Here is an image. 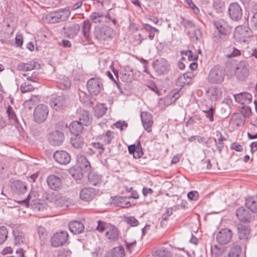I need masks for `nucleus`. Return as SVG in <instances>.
I'll list each match as a JSON object with an SVG mask.
<instances>
[{
    "instance_id": "obj_1",
    "label": "nucleus",
    "mask_w": 257,
    "mask_h": 257,
    "mask_svg": "<svg viewBox=\"0 0 257 257\" xmlns=\"http://www.w3.org/2000/svg\"><path fill=\"white\" fill-rule=\"evenodd\" d=\"M213 25L216 30L213 34L214 42L218 43L223 40L225 36L230 34L231 31V27L228 22L223 19H219L213 22Z\"/></svg>"
},
{
    "instance_id": "obj_2",
    "label": "nucleus",
    "mask_w": 257,
    "mask_h": 257,
    "mask_svg": "<svg viewBox=\"0 0 257 257\" xmlns=\"http://www.w3.org/2000/svg\"><path fill=\"white\" fill-rule=\"evenodd\" d=\"M225 72L219 66H215L209 71L207 81L211 84H221L225 78Z\"/></svg>"
},
{
    "instance_id": "obj_3",
    "label": "nucleus",
    "mask_w": 257,
    "mask_h": 257,
    "mask_svg": "<svg viewBox=\"0 0 257 257\" xmlns=\"http://www.w3.org/2000/svg\"><path fill=\"white\" fill-rule=\"evenodd\" d=\"M153 68L158 75H163L169 73L171 66L166 59L161 58L156 60L153 64Z\"/></svg>"
},
{
    "instance_id": "obj_4",
    "label": "nucleus",
    "mask_w": 257,
    "mask_h": 257,
    "mask_svg": "<svg viewBox=\"0 0 257 257\" xmlns=\"http://www.w3.org/2000/svg\"><path fill=\"white\" fill-rule=\"evenodd\" d=\"M112 34V30L106 26L96 27L94 32L95 38L100 42L111 39Z\"/></svg>"
},
{
    "instance_id": "obj_5",
    "label": "nucleus",
    "mask_w": 257,
    "mask_h": 257,
    "mask_svg": "<svg viewBox=\"0 0 257 257\" xmlns=\"http://www.w3.org/2000/svg\"><path fill=\"white\" fill-rule=\"evenodd\" d=\"M250 35V30L245 26L236 27L234 33L235 40L240 43L246 42Z\"/></svg>"
},
{
    "instance_id": "obj_6",
    "label": "nucleus",
    "mask_w": 257,
    "mask_h": 257,
    "mask_svg": "<svg viewBox=\"0 0 257 257\" xmlns=\"http://www.w3.org/2000/svg\"><path fill=\"white\" fill-rule=\"evenodd\" d=\"M249 72V66L247 62L241 61L236 64L235 75L238 80H245L248 76Z\"/></svg>"
},
{
    "instance_id": "obj_7",
    "label": "nucleus",
    "mask_w": 257,
    "mask_h": 257,
    "mask_svg": "<svg viewBox=\"0 0 257 257\" xmlns=\"http://www.w3.org/2000/svg\"><path fill=\"white\" fill-rule=\"evenodd\" d=\"M67 100L64 95L53 96L50 100L51 107L56 111L64 110L67 105Z\"/></svg>"
},
{
    "instance_id": "obj_8",
    "label": "nucleus",
    "mask_w": 257,
    "mask_h": 257,
    "mask_svg": "<svg viewBox=\"0 0 257 257\" xmlns=\"http://www.w3.org/2000/svg\"><path fill=\"white\" fill-rule=\"evenodd\" d=\"M70 14L69 10L65 8L51 13L48 16L47 19L49 20V22L56 23L66 20L69 16Z\"/></svg>"
},
{
    "instance_id": "obj_9",
    "label": "nucleus",
    "mask_w": 257,
    "mask_h": 257,
    "mask_svg": "<svg viewBox=\"0 0 257 257\" xmlns=\"http://www.w3.org/2000/svg\"><path fill=\"white\" fill-rule=\"evenodd\" d=\"M87 88L90 93L96 95L103 89V84L99 78H92L87 83Z\"/></svg>"
},
{
    "instance_id": "obj_10",
    "label": "nucleus",
    "mask_w": 257,
    "mask_h": 257,
    "mask_svg": "<svg viewBox=\"0 0 257 257\" xmlns=\"http://www.w3.org/2000/svg\"><path fill=\"white\" fill-rule=\"evenodd\" d=\"M49 110L46 105L42 104L38 105L34 111V118L35 121L41 123L44 121L47 117Z\"/></svg>"
},
{
    "instance_id": "obj_11",
    "label": "nucleus",
    "mask_w": 257,
    "mask_h": 257,
    "mask_svg": "<svg viewBox=\"0 0 257 257\" xmlns=\"http://www.w3.org/2000/svg\"><path fill=\"white\" fill-rule=\"evenodd\" d=\"M68 238V233L66 231L56 232L51 238V245L54 247L62 246L66 243Z\"/></svg>"
},
{
    "instance_id": "obj_12",
    "label": "nucleus",
    "mask_w": 257,
    "mask_h": 257,
    "mask_svg": "<svg viewBox=\"0 0 257 257\" xmlns=\"http://www.w3.org/2000/svg\"><path fill=\"white\" fill-rule=\"evenodd\" d=\"M232 231L228 228L221 229L216 234V241L220 244H227L232 237Z\"/></svg>"
},
{
    "instance_id": "obj_13",
    "label": "nucleus",
    "mask_w": 257,
    "mask_h": 257,
    "mask_svg": "<svg viewBox=\"0 0 257 257\" xmlns=\"http://www.w3.org/2000/svg\"><path fill=\"white\" fill-rule=\"evenodd\" d=\"M236 215L239 220L244 223H249L253 221L254 216L250 213L248 209L241 207L237 209Z\"/></svg>"
},
{
    "instance_id": "obj_14",
    "label": "nucleus",
    "mask_w": 257,
    "mask_h": 257,
    "mask_svg": "<svg viewBox=\"0 0 257 257\" xmlns=\"http://www.w3.org/2000/svg\"><path fill=\"white\" fill-rule=\"evenodd\" d=\"M228 11L229 17L233 21H238L242 17V9L236 3H231L229 6Z\"/></svg>"
},
{
    "instance_id": "obj_15",
    "label": "nucleus",
    "mask_w": 257,
    "mask_h": 257,
    "mask_svg": "<svg viewBox=\"0 0 257 257\" xmlns=\"http://www.w3.org/2000/svg\"><path fill=\"white\" fill-rule=\"evenodd\" d=\"M53 158L55 161L60 165H66L71 161L70 154L65 151H56L53 154Z\"/></svg>"
},
{
    "instance_id": "obj_16",
    "label": "nucleus",
    "mask_w": 257,
    "mask_h": 257,
    "mask_svg": "<svg viewBox=\"0 0 257 257\" xmlns=\"http://www.w3.org/2000/svg\"><path fill=\"white\" fill-rule=\"evenodd\" d=\"M96 194V191L91 187L83 188L79 193L80 198L85 202H90L93 200Z\"/></svg>"
},
{
    "instance_id": "obj_17",
    "label": "nucleus",
    "mask_w": 257,
    "mask_h": 257,
    "mask_svg": "<svg viewBox=\"0 0 257 257\" xmlns=\"http://www.w3.org/2000/svg\"><path fill=\"white\" fill-rule=\"evenodd\" d=\"M238 238L240 240L247 241L251 237V228L248 225L238 224L237 226Z\"/></svg>"
},
{
    "instance_id": "obj_18",
    "label": "nucleus",
    "mask_w": 257,
    "mask_h": 257,
    "mask_svg": "<svg viewBox=\"0 0 257 257\" xmlns=\"http://www.w3.org/2000/svg\"><path fill=\"white\" fill-rule=\"evenodd\" d=\"M47 182L49 187L54 190H59L63 186L62 179L55 175L48 176Z\"/></svg>"
},
{
    "instance_id": "obj_19",
    "label": "nucleus",
    "mask_w": 257,
    "mask_h": 257,
    "mask_svg": "<svg viewBox=\"0 0 257 257\" xmlns=\"http://www.w3.org/2000/svg\"><path fill=\"white\" fill-rule=\"evenodd\" d=\"M141 118L145 130L148 132H151L152 127L153 124L152 114L147 111H144L141 113Z\"/></svg>"
},
{
    "instance_id": "obj_20",
    "label": "nucleus",
    "mask_w": 257,
    "mask_h": 257,
    "mask_svg": "<svg viewBox=\"0 0 257 257\" xmlns=\"http://www.w3.org/2000/svg\"><path fill=\"white\" fill-rule=\"evenodd\" d=\"M206 93L211 101H216L221 98L222 90L220 87L211 86L208 89Z\"/></svg>"
},
{
    "instance_id": "obj_21",
    "label": "nucleus",
    "mask_w": 257,
    "mask_h": 257,
    "mask_svg": "<svg viewBox=\"0 0 257 257\" xmlns=\"http://www.w3.org/2000/svg\"><path fill=\"white\" fill-rule=\"evenodd\" d=\"M64 139L63 134L59 131H55L49 135V140L51 144L54 146L60 145Z\"/></svg>"
},
{
    "instance_id": "obj_22",
    "label": "nucleus",
    "mask_w": 257,
    "mask_h": 257,
    "mask_svg": "<svg viewBox=\"0 0 257 257\" xmlns=\"http://www.w3.org/2000/svg\"><path fill=\"white\" fill-rule=\"evenodd\" d=\"M105 232L106 237L110 241H114L118 238V232L117 228L113 225L110 224L106 227Z\"/></svg>"
},
{
    "instance_id": "obj_23",
    "label": "nucleus",
    "mask_w": 257,
    "mask_h": 257,
    "mask_svg": "<svg viewBox=\"0 0 257 257\" xmlns=\"http://www.w3.org/2000/svg\"><path fill=\"white\" fill-rule=\"evenodd\" d=\"M12 190L18 194H24L27 191V186L25 184L20 180L13 181L11 185Z\"/></svg>"
},
{
    "instance_id": "obj_24",
    "label": "nucleus",
    "mask_w": 257,
    "mask_h": 257,
    "mask_svg": "<svg viewBox=\"0 0 257 257\" xmlns=\"http://www.w3.org/2000/svg\"><path fill=\"white\" fill-rule=\"evenodd\" d=\"M91 24L89 20H86L83 21L81 24L80 27L81 29V33L87 42H89L90 40V29Z\"/></svg>"
},
{
    "instance_id": "obj_25",
    "label": "nucleus",
    "mask_w": 257,
    "mask_h": 257,
    "mask_svg": "<svg viewBox=\"0 0 257 257\" xmlns=\"http://www.w3.org/2000/svg\"><path fill=\"white\" fill-rule=\"evenodd\" d=\"M128 150L130 154H133L135 159H139L143 155L142 148L140 142L137 145L133 144L129 146Z\"/></svg>"
},
{
    "instance_id": "obj_26",
    "label": "nucleus",
    "mask_w": 257,
    "mask_h": 257,
    "mask_svg": "<svg viewBox=\"0 0 257 257\" xmlns=\"http://www.w3.org/2000/svg\"><path fill=\"white\" fill-rule=\"evenodd\" d=\"M228 257H239L242 251L240 245L237 242H234L229 245Z\"/></svg>"
},
{
    "instance_id": "obj_27",
    "label": "nucleus",
    "mask_w": 257,
    "mask_h": 257,
    "mask_svg": "<svg viewBox=\"0 0 257 257\" xmlns=\"http://www.w3.org/2000/svg\"><path fill=\"white\" fill-rule=\"evenodd\" d=\"M235 101L241 104L249 103L252 100V96L248 93H240L234 95Z\"/></svg>"
},
{
    "instance_id": "obj_28",
    "label": "nucleus",
    "mask_w": 257,
    "mask_h": 257,
    "mask_svg": "<svg viewBox=\"0 0 257 257\" xmlns=\"http://www.w3.org/2000/svg\"><path fill=\"white\" fill-rule=\"evenodd\" d=\"M125 255L124 249L120 246L115 247L107 252L104 257H123Z\"/></svg>"
},
{
    "instance_id": "obj_29",
    "label": "nucleus",
    "mask_w": 257,
    "mask_h": 257,
    "mask_svg": "<svg viewBox=\"0 0 257 257\" xmlns=\"http://www.w3.org/2000/svg\"><path fill=\"white\" fill-rule=\"evenodd\" d=\"M69 229L72 233L79 234L84 230V227L81 222L73 221L69 223Z\"/></svg>"
},
{
    "instance_id": "obj_30",
    "label": "nucleus",
    "mask_w": 257,
    "mask_h": 257,
    "mask_svg": "<svg viewBox=\"0 0 257 257\" xmlns=\"http://www.w3.org/2000/svg\"><path fill=\"white\" fill-rule=\"evenodd\" d=\"M83 125L79 121H73L70 125L69 130L74 135H79L83 131Z\"/></svg>"
},
{
    "instance_id": "obj_31",
    "label": "nucleus",
    "mask_w": 257,
    "mask_h": 257,
    "mask_svg": "<svg viewBox=\"0 0 257 257\" xmlns=\"http://www.w3.org/2000/svg\"><path fill=\"white\" fill-rule=\"evenodd\" d=\"M65 33L69 38H73L75 36L80 30V26L77 24H72L67 28H64Z\"/></svg>"
},
{
    "instance_id": "obj_32",
    "label": "nucleus",
    "mask_w": 257,
    "mask_h": 257,
    "mask_svg": "<svg viewBox=\"0 0 257 257\" xmlns=\"http://www.w3.org/2000/svg\"><path fill=\"white\" fill-rule=\"evenodd\" d=\"M88 177L89 182L92 185H99L102 183V176L97 173H91L89 174Z\"/></svg>"
},
{
    "instance_id": "obj_33",
    "label": "nucleus",
    "mask_w": 257,
    "mask_h": 257,
    "mask_svg": "<svg viewBox=\"0 0 257 257\" xmlns=\"http://www.w3.org/2000/svg\"><path fill=\"white\" fill-rule=\"evenodd\" d=\"M71 81L68 77L63 76L61 78H59V80L57 82V86L62 90H67L71 86Z\"/></svg>"
},
{
    "instance_id": "obj_34",
    "label": "nucleus",
    "mask_w": 257,
    "mask_h": 257,
    "mask_svg": "<svg viewBox=\"0 0 257 257\" xmlns=\"http://www.w3.org/2000/svg\"><path fill=\"white\" fill-rule=\"evenodd\" d=\"M77 161L81 170H84L86 172L90 171L91 168L90 163L84 156L81 155L78 157Z\"/></svg>"
},
{
    "instance_id": "obj_35",
    "label": "nucleus",
    "mask_w": 257,
    "mask_h": 257,
    "mask_svg": "<svg viewBox=\"0 0 257 257\" xmlns=\"http://www.w3.org/2000/svg\"><path fill=\"white\" fill-rule=\"evenodd\" d=\"M92 120V117L88 111L82 110L79 112V121L83 123L85 125H89Z\"/></svg>"
},
{
    "instance_id": "obj_36",
    "label": "nucleus",
    "mask_w": 257,
    "mask_h": 257,
    "mask_svg": "<svg viewBox=\"0 0 257 257\" xmlns=\"http://www.w3.org/2000/svg\"><path fill=\"white\" fill-rule=\"evenodd\" d=\"M7 113L10 123L13 125L18 123V119L15 113L14 108L10 105H9L7 109Z\"/></svg>"
},
{
    "instance_id": "obj_37",
    "label": "nucleus",
    "mask_w": 257,
    "mask_h": 257,
    "mask_svg": "<svg viewBox=\"0 0 257 257\" xmlns=\"http://www.w3.org/2000/svg\"><path fill=\"white\" fill-rule=\"evenodd\" d=\"M37 66V63L34 61L28 63H21L17 66V69L20 71H31L33 70Z\"/></svg>"
},
{
    "instance_id": "obj_38",
    "label": "nucleus",
    "mask_w": 257,
    "mask_h": 257,
    "mask_svg": "<svg viewBox=\"0 0 257 257\" xmlns=\"http://www.w3.org/2000/svg\"><path fill=\"white\" fill-rule=\"evenodd\" d=\"M245 205L248 209L253 212H257V202L252 197H248L245 199Z\"/></svg>"
},
{
    "instance_id": "obj_39",
    "label": "nucleus",
    "mask_w": 257,
    "mask_h": 257,
    "mask_svg": "<svg viewBox=\"0 0 257 257\" xmlns=\"http://www.w3.org/2000/svg\"><path fill=\"white\" fill-rule=\"evenodd\" d=\"M71 144L76 149L81 148L84 145L83 138L80 135H74L71 139Z\"/></svg>"
},
{
    "instance_id": "obj_40",
    "label": "nucleus",
    "mask_w": 257,
    "mask_h": 257,
    "mask_svg": "<svg viewBox=\"0 0 257 257\" xmlns=\"http://www.w3.org/2000/svg\"><path fill=\"white\" fill-rule=\"evenodd\" d=\"M69 204L68 200L64 197H60L57 199L54 203L56 207L60 208L62 210H65L67 208Z\"/></svg>"
},
{
    "instance_id": "obj_41",
    "label": "nucleus",
    "mask_w": 257,
    "mask_h": 257,
    "mask_svg": "<svg viewBox=\"0 0 257 257\" xmlns=\"http://www.w3.org/2000/svg\"><path fill=\"white\" fill-rule=\"evenodd\" d=\"M107 107L103 103H99L96 105L94 109L95 115L97 117H102L106 112Z\"/></svg>"
},
{
    "instance_id": "obj_42",
    "label": "nucleus",
    "mask_w": 257,
    "mask_h": 257,
    "mask_svg": "<svg viewBox=\"0 0 257 257\" xmlns=\"http://www.w3.org/2000/svg\"><path fill=\"white\" fill-rule=\"evenodd\" d=\"M251 114V110L250 108L247 106H243L240 110V113L238 114V116L239 117H241V122H244L245 118L249 117Z\"/></svg>"
},
{
    "instance_id": "obj_43",
    "label": "nucleus",
    "mask_w": 257,
    "mask_h": 257,
    "mask_svg": "<svg viewBox=\"0 0 257 257\" xmlns=\"http://www.w3.org/2000/svg\"><path fill=\"white\" fill-rule=\"evenodd\" d=\"M15 244L16 245H21L26 243V239L22 232H14Z\"/></svg>"
},
{
    "instance_id": "obj_44",
    "label": "nucleus",
    "mask_w": 257,
    "mask_h": 257,
    "mask_svg": "<svg viewBox=\"0 0 257 257\" xmlns=\"http://www.w3.org/2000/svg\"><path fill=\"white\" fill-rule=\"evenodd\" d=\"M100 139L105 144H109L111 142V140L114 138V133L110 131H108L105 134H103L100 136Z\"/></svg>"
},
{
    "instance_id": "obj_45",
    "label": "nucleus",
    "mask_w": 257,
    "mask_h": 257,
    "mask_svg": "<svg viewBox=\"0 0 257 257\" xmlns=\"http://www.w3.org/2000/svg\"><path fill=\"white\" fill-rule=\"evenodd\" d=\"M144 29L146 30L147 32H149V39L150 40H152L154 39L155 37V32L159 33V30L151 25L146 24L144 26Z\"/></svg>"
},
{
    "instance_id": "obj_46",
    "label": "nucleus",
    "mask_w": 257,
    "mask_h": 257,
    "mask_svg": "<svg viewBox=\"0 0 257 257\" xmlns=\"http://www.w3.org/2000/svg\"><path fill=\"white\" fill-rule=\"evenodd\" d=\"M103 15L99 13L94 12L90 16V20L94 23H100L104 21Z\"/></svg>"
},
{
    "instance_id": "obj_47",
    "label": "nucleus",
    "mask_w": 257,
    "mask_h": 257,
    "mask_svg": "<svg viewBox=\"0 0 257 257\" xmlns=\"http://www.w3.org/2000/svg\"><path fill=\"white\" fill-rule=\"evenodd\" d=\"M117 200V205L122 208H128L131 206L130 202L126 197H119Z\"/></svg>"
},
{
    "instance_id": "obj_48",
    "label": "nucleus",
    "mask_w": 257,
    "mask_h": 257,
    "mask_svg": "<svg viewBox=\"0 0 257 257\" xmlns=\"http://www.w3.org/2000/svg\"><path fill=\"white\" fill-rule=\"evenodd\" d=\"M224 249V247L223 246L214 245L211 247V252L215 256H219L223 253Z\"/></svg>"
},
{
    "instance_id": "obj_49",
    "label": "nucleus",
    "mask_w": 257,
    "mask_h": 257,
    "mask_svg": "<svg viewBox=\"0 0 257 257\" xmlns=\"http://www.w3.org/2000/svg\"><path fill=\"white\" fill-rule=\"evenodd\" d=\"M8 232L6 227H0V244H3L8 237Z\"/></svg>"
},
{
    "instance_id": "obj_50",
    "label": "nucleus",
    "mask_w": 257,
    "mask_h": 257,
    "mask_svg": "<svg viewBox=\"0 0 257 257\" xmlns=\"http://www.w3.org/2000/svg\"><path fill=\"white\" fill-rule=\"evenodd\" d=\"M34 90V87L30 84L23 83L21 86V90L23 93L31 92Z\"/></svg>"
},
{
    "instance_id": "obj_51",
    "label": "nucleus",
    "mask_w": 257,
    "mask_h": 257,
    "mask_svg": "<svg viewBox=\"0 0 257 257\" xmlns=\"http://www.w3.org/2000/svg\"><path fill=\"white\" fill-rule=\"evenodd\" d=\"M120 79L124 82H131L133 79L131 72L124 71L121 74Z\"/></svg>"
},
{
    "instance_id": "obj_52",
    "label": "nucleus",
    "mask_w": 257,
    "mask_h": 257,
    "mask_svg": "<svg viewBox=\"0 0 257 257\" xmlns=\"http://www.w3.org/2000/svg\"><path fill=\"white\" fill-rule=\"evenodd\" d=\"M218 134H219V138L218 139V144L217 147L219 151L220 152L224 145L223 141L226 140V139L224 137H223L221 133L217 131L216 132V136H218Z\"/></svg>"
},
{
    "instance_id": "obj_53",
    "label": "nucleus",
    "mask_w": 257,
    "mask_h": 257,
    "mask_svg": "<svg viewBox=\"0 0 257 257\" xmlns=\"http://www.w3.org/2000/svg\"><path fill=\"white\" fill-rule=\"evenodd\" d=\"M37 232L41 240H43L46 238L47 235V232L45 227L41 226H38Z\"/></svg>"
},
{
    "instance_id": "obj_54",
    "label": "nucleus",
    "mask_w": 257,
    "mask_h": 257,
    "mask_svg": "<svg viewBox=\"0 0 257 257\" xmlns=\"http://www.w3.org/2000/svg\"><path fill=\"white\" fill-rule=\"evenodd\" d=\"M125 222L132 226H137L139 224V221L133 216L124 217Z\"/></svg>"
},
{
    "instance_id": "obj_55",
    "label": "nucleus",
    "mask_w": 257,
    "mask_h": 257,
    "mask_svg": "<svg viewBox=\"0 0 257 257\" xmlns=\"http://www.w3.org/2000/svg\"><path fill=\"white\" fill-rule=\"evenodd\" d=\"M109 11H110V10ZM103 17H104L103 22L109 23L110 21H111L114 25H116L117 23L115 18L111 16L110 12H108L105 15H103Z\"/></svg>"
},
{
    "instance_id": "obj_56",
    "label": "nucleus",
    "mask_w": 257,
    "mask_h": 257,
    "mask_svg": "<svg viewBox=\"0 0 257 257\" xmlns=\"http://www.w3.org/2000/svg\"><path fill=\"white\" fill-rule=\"evenodd\" d=\"M97 223L98 224L96 227V229L100 232H102L104 230H106V227H108V225H110V224L106 223L100 220L98 221Z\"/></svg>"
},
{
    "instance_id": "obj_57",
    "label": "nucleus",
    "mask_w": 257,
    "mask_h": 257,
    "mask_svg": "<svg viewBox=\"0 0 257 257\" xmlns=\"http://www.w3.org/2000/svg\"><path fill=\"white\" fill-rule=\"evenodd\" d=\"M91 145L94 149L97 150L98 153L100 155H101L104 152V148L103 147V145L101 144L100 142L92 143L91 144Z\"/></svg>"
},
{
    "instance_id": "obj_58",
    "label": "nucleus",
    "mask_w": 257,
    "mask_h": 257,
    "mask_svg": "<svg viewBox=\"0 0 257 257\" xmlns=\"http://www.w3.org/2000/svg\"><path fill=\"white\" fill-rule=\"evenodd\" d=\"M206 113V117L208 118L211 122H212L214 120L213 115L214 109L212 107H211L209 109L206 110H203Z\"/></svg>"
},
{
    "instance_id": "obj_59",
    "label": "nucleus",
    "mask_w": 257,
    "mask_h": 257,
    "mask_svg": "<svg viewBox=\"0 0 257 257\" xmlns=\"http://www.w3.org/2000/svg\"><path fill=\"white\" fill-rule=\"evenodd\" d=\"M185 2L187 4L188 7L190 8L196 14L199 12V9L194 5L192 0H185Z\"/></svg>"
},
{
    "instance_id": "obj_60",
    "label": "nucleus",
    "mask_w": 257,
    "mask_h": 257,
    "mask_svg": "<svg viewBox=\"0 0 257 257\" xmlns=\"http://www.w3.org/2000/svg\"><path fill=\"white\" fill-rule=\"evenodd\" d=\"M172 213L173 209L172 208H168L162 216V220H167L168 219V217L172 214Z\"/></svg>"
},
{
    "instance_id": "obj_61",
    "label": "nucleus",
    "mask_w": 257,
    "mask_h": 257,
    "mask_svg": "<svg viewBox=\"0 0 257 257\" xmlns=\"http://www.w3.org/2000/svg\"><path fill=\"white\" fill-rule=\"evenodd\" d=\"M251 27L254 30H257V12L254 14L250 21Z\"/></svg>"
},
{
    "instance_id": "obj_62",
    "label": "nucleus",
    "mask_w": 257,
    "mask_h": 257,
    "mask_svg": "<svg viewBox=\"0 0 257 257\" xmlns=\"http://www.w3.org/2000/svg\"><path fill=\"white\" fill-rule=\"evenodd\" d=\"M187 196L191 200H197L198 198V193L197 191H192L188 193Z\"/></svg>"
},
{
    "instance_id": "obj_63",
    "label": "nucleus",
    "mask_w": 257,
    "mask_h": 257,
    "mask_svg": "<svg viewBox=\"0 0 257 257\" xmlns=\"http://www.w3.org/2000/svg\"><path fill=\"white\" fill-rule=\"evenodd\" d=\"M240 54H241V53L239 50L236 49L235 48H232L231 53L230 54H228L227 56L228 58H231V57L238 56L240 55Z\"/></svg>"
},
{
    "instance_id": "obj_64",
    "label": "nucleus",
    "mask_w": 257,
    "mask_h": 257,
    "mask_svg": "<svg viewBox=\"0 0 257 257\" xmlns=\"http://www.w3.org/2000/svg\"><path fill=\"white\" fill-rule=\"evenodd\" d=\"M158 254L160 257H168L170 255V252L166 251L164 248H161L157 251Z\"/></svg>"
}]
</instances>
